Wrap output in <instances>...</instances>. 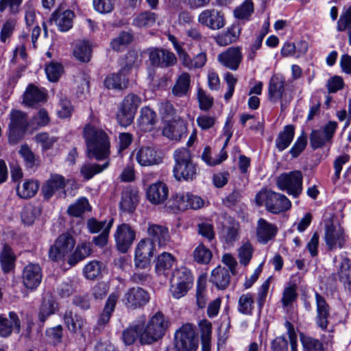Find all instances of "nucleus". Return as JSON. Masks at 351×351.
Returning <instances> with one entry per match:
<instances>
[{
	"instance_id": "1",
	"label": "nucleus",
	"mask_w": 351,
	"mask_h": 351,
	"mask_svg": "<svg viewBox=\"0 0 351 351\" xmlns=\"http://www.w3.org/2000/svg\"><path fill=\"white\" fill-rule=\"evenodd\" d=\"M83 138H84L87 156L97 160L108 158L110 151V143L107 134L102 130L87 124L84 128Z\"/></svg>"
},
{
	"instance_id": "2",
	"label": "nucleus",
	"mask_w": 351,
	"mask_h": 351,
	"mask_svg": "<svg viewBox=\"0 0 351 351\" xmlns=\"http://www.w3.org/2000/svg\"><path fill=\"white\" fill-rule=\"evenodd\" d=\"M175 165L173 176L177 180H192L196 178L197 168L192 161L191 152L186 148H179L174 151Z\"/></svg>"
},
{
	"instance_id": "3",
	"label": "nucleus",
	"mask_w": 351,
	"mask_h": 351,
	"mask_svg": "<svg viewBox=\"0 0 351 351\" xmlns=\"http://www.w3.org/2000/svg\"><path fill=\"white\" fill-rule=\"evenodd\" d=\"M141 325L142 330L139 335V341L142 345H150L158 341L165 335L167 328V322L160 311L149 319L145 327Z\"/></svg>"
},
{
	"instance_id": "4",
	"label": "nucleus",
	"mask_w": 351,
	"mask_h": 351,
	"mask_svg": "<svg viewBox=\"0 0 351 351\" xmlns=\"http://www.w3.org/2000/svg\"><path fill=\"white\" fill-rule=\"evenodd\" d=\"M256 204L265 205L266 209L273 214H278L290 209L291 203L283 194L271 191H262L255 197Z\"/></svg>"
},
{
	"instance_id": "5",
	"label": "nucleus",
	"mask_w": 351,
	"mask_h": 351,
	"mask_svg": "<svg viewBox=\"0 0 351 351\" xmlns=\"http://www.w3.org/2000/svg\"><path fill=\"white\" fill-rule=\"evenodd\" d=\"M174 346L176 351H195L198 347L195 326L187 323L177 330L174 335Z\"/></svg>"
},
{
	"instance_id": "6",
	"label": "nucleus",
	"mask_w": 351,
	"mask_h": 351,
	"mask_svg": "<svg viewBox=\"0 0 351 351\" xmlns=\"http://www.w3.org/2000/svg\"><path fill=\"white\" fill-rule=\"evenodd\" d=\"M141 103V99L134 93L124 97L117 113V119L120 125L127 127L132 123Z\"/></svg>"
},
{
	"instance_id": "7",
	"label": "nucleus",
	"mask_w": 351,
	"mask_h": 351,
	"mask_svg": "<svg viewBox=\"0 0 351 351\" xmlns=\"http://www.w3.org/2000/svg\"><path fill=\"white\" fill-rule=\"evenodd\" d=\"M302 172L293 171L280 175L276 184L280 190L285 191L289 195L297 197L302 191Z\"/></svg>"
},
{
	"instance_id": "8",
	"label": "nucleus",
	"mask_w": 351,
	"mask_h": 351,
	"mask_svg": "<svg viewBox=\"0 0 351 351\" xmlns=\"http://www.w3.org/2000/svg\"><path fill=\"white\" fill-rule=\"evenodd\" d=\"M269 99L273 102L280 101L281 109L284 110L292 99V95L285 88V81L280 76H273L268 86Z\"/></svg>"
},
{
	"instance_id": "9",
	"label": "nucleus",
	"mask_w": 351,
	"mask_h": 351,
	"mask_svg": "<svg viewBox=\"0 0 351 351\" xmlns=\"http://www.w3.org/2000/svg\"><path fill=\"white\" fill-rule=\"evenodd\" d=\"M8 141L11 144H16L21 140L27 128V114L19 110H12L10 114Z\"/></svg>"
},
{
	"instance_id": "10",
	"label": "nucleus",
	"mask_w": 351,
	"mask_h": 351,
	"mask_svg": "<svg viewBox=\"0 0 351 351\" xmlns=\"http://www.w3.org/2000/svg\"><path fill=\"white\" fill-rule=\"evenodd\" d=\"M151 65L155 67L167 68L177 63L176 55L167 49L151 47L147 49Z\"/></svg>"
},
{
	"instance_id": "11",
	"label": "nucleus",
	"mask_w": 351,
	"mask_h": 351,
	"mask_svg": "<svg viewBox=\"0 0 351 351\" xmlns=\"http://www.w3.org/2000/svg\"><path fill=\"white\" fill-rule=\"evenodd\" d=\"M154 250L155 245L149 239L146 238L141 239L138 243L135 251V268L145 269L149 267Z\"/></svg>"
},
{
	"instance_id": "12",
	"label": "nucleus",
	"mask_w": 351,
	"mask_h": 351,
	"mask_svg": "<svg viewBox=\"0 0 351 351\" xmlns=\"http://www.w3.org/2000/svg\"><path fill=\"white\" fill-rule=\"evenodd\" d=\"M75 245L73 237L68 234H62L56 240L49 250V257L52 261H58L70 253Z\"/></svg>"
},
{
	"instance_id": "13",
	"label": "nucleus",
	"mask_w": 351,
	"mask_h": 351,
	"mask_svg": "<svg viewBox=\"0 0 351 351\" xmlns=\"http://www.w3.org/2000/svg\"><path fill=\"white\" fill-rule=\"evenodd\" d=\"M149 300V293L145 289L138 287L129 289L122 298V302L125 306L132 309L143 307Z\"/></svg>"
},
{
	"instance_id": "14",
	"label": "nucleus",
	"mask_w": 351,
	"mask_h": 351,
	"mask_svg": "<svg viewBox=\"0 0 351 351\" xmlns=\"http://www.w3.org/2000/svg\"><path fill=\"white\" fill-rule=\"evenodd\" d=\"M136 238L134 230L127 223L117 226L114 233V239L117 249L122 253H125L132 246Z\"/></svg>"
},
{
	"instance_id": "15",
	"label": "nucleus",
	"mask_w": 351,
	"mask_h": 351,
	"mask_svg": "<svg viewBox=\"0 0 351 351\" xmlns=\"http://www.w3.org/2000/svg\"><path fill=\"white\" fill-rule=\"evenodd\" d=\"M243 60L240 47H231L217 56L218 62L224 67L237 71Z\"/></svg>"
},
{
	"instance_id": "16",
	"label": "nucleus",
	"mask_w": 351,
	"mask_h": 351,
	"mask_svg": "<svg viewBox=\"0 0 351 351\" xmlns=\"http://www.w3.org/2000/svg\"><path fill=\"white\" fill-rule=\"evenodd\" d=\"M337 128L336 121H329L323 130H313L310 135V143L314 149L322 147L326 142L330 141Z\"/></svg>"
},
{
	"instance_id": "17",
	"label": "nucleus",
	"mask_w": 351,
	"mask_h": 351,
	"mask_svg": "<svg viewBox=\"0 0 351 351\" xmlns=\"http://www.w3.org/2000/svg\"><path fill=\"white\" fill-rule=\"evenodd\" d=\"M198 22L211 29L217 30L225 25L224 16L217 9H206L198 16Z\"/></svg>"
},
{
	"instance_id": "18",
	"label": "nucleus",
	"mask_w": 351,
	"mask_h": 351,
	"mask_svg": "<svg viewBox=\"0 0 351 351\" xmlns=\"http://www.w3.org/2000/svg\"><path fill=\"white\" fill-rule=\"evenodd\" d=\"M324 240L329 250L342 248L346 243L343 229L333 224L327 225L325 229Z\"/></svg>"
},
{
	"instance_id": "19",
	"label": "nucleus",
	"mask_w": 351,
	"mask_h": 351,
	"mask_svg": "<svg viewBox=\"0 0 351 351\" xmlns=\"http://www.w3.org/2000/svg\"><path fill=\"white\" fill-rule=\"evenodd\" d=\"M147 234L149 239L155 245L157 244L159 247L165 246L170 241V235L168 228L165 226L153 223H147Z\"/></svg>"
},
{
	"instance_id": "20",
	"label": "nucleus",
	"mask_w": 351,
	"mask_h": 351,
	"mask_svg": "<svg viewBox=\"0 0 351 351\" xmlns=\"http://www.w3.org/2000/svg\"><path fill=\"white\" fill-rule=\"evenodd\" d=\"M169 188L163 182H156L150 184L146 190V197L152 204H163L168 198Z\"/></svg>"
},
{
	"instance_id": "21",
	"label": "nucleus",
	"mask_w": 351,
	"mask_h": 351,
	"mask_svg": "<svg viewBox=\"0 0 351 351\" xmlns=\"http://www.w3.org/2000/svg\"><path fill=\"white\" fill-rule=\"evenodd\" d=\"M42 276L40 266L38 264L30 263L25 266L23 271V283L27 289L33 290L40 285Z\"/></svg>"
},
{
	"instance_id": "22",
	"label": "nucleus",
	"mask_w": 351,
	"mask_h": 351,
	"mask_svg": "<svg viewBox=\"0 0 351 351\" xmlns=\"http://www.w3.org/2000/svg\"><path fill=\"white\" fill-rule=\"evenodd\" d=\"M64 324L68 330L72 334L84 335V328L87 324L82 316L73 313L71 311H66L63 315Z\"/></svg>"
},
{
	"instance_id": "23",
	"label": "nucleus",
	"mask_w": 351,
	"mask_h": 351,
	"mask_svg": "<svg viewBox=\"0 0 351 351\" xmlns=\"http://www.w3.org/2000/svg\"><path fill=\"white\" fill-rule=\"evenodd\" d=\"M277 232L278 228L275 224L271 223L263 218L258 220L256 234L258 243H267L275 238Z\"/></svg>"
},
{
	"instance_id": "24",
	"label": "nucleus",
	"mask_w": 351,
	"mask_h": 351,
	"mask_svg": "<svg viewBox=\"0 0 351 351\" xmlns=\"http://www.w3.org/2000/svg\"><path fill=\"white\" fill-rule=\"evenodd\" d=\"M176 53L182 64L189 70L202 68L207 61L206 53L203 51L199 53L193 58L183 47L178 50Z\"/></svg>"
},
{
	"instance_id": "25",
	"label": "nucleus",
	"mask_w": 351,
	"mask_h": 351,
	"mask_svg": "<svg viewBox=\"0 0 351 351\" xmlns=\"http://www.w3.org/2000/svg\"><path fill=\"white\" fill-rule=\"evenodd\" d=\"M315 298L317 310L316 323L321 329L326 330L330 308L324 298L319 293L315 292Z\"/></svg>"
},
{
	"instance_id": "26",
	"label": "nucleus",
	"mask_w": 351,
	"mask_h": 351,
	"mask_svg": "<svg viewBox=\"0 0 351 351\" xmlns=\"http://www.w3.org/2000/svg\"><path fill=\"white\" fill-rule=\"evenodd\" d=\"M13 329L17 333L21 331V322L16 313L10 312L8 318L4 315H0V336L2 337H9Z\"/></svg>"
},
{
	"instance_id": "27",
	"label": "nucleus",
	"mask_w": 351,
	"mask_h": 351,
	"mask_svg": "<svg viewBox=\"0 0 351 351\" xmlns=\"http://www.w3.org/2000/svg\"><path fill=\"white\" fill-rule=\"evenodd\" d=\"M136 158L138 164L143 167L158 165L162 162V158L151 147H141L137 152Z\"/></svg>"
},
{
	"instance_id": "28",
	"label": "nucleus",
	"mask_w": 351,
	"mask_h": 351,
	"mask_svg": "<svg viewBox=\"0 0 351 351\" xmlns=\"http://www.w3.org/2000/svg\"><path fill=\"white\" fill-rule=\"evenodd\" d=\"M74 16L73 12L69 10H66L62 12L56 10L52 14L50 19L55 22L60 31L67 32L73 27Z\"/></svg>"
},
{
	"instance_id": "29",
	"label": "nucleus",
	"mask_w": 351,
	"mask_h": 351,
	"mask_svg": "<svg viewBox=\"0 0 351 351\" xmlns=\"http://www.w3.org/2000/svg\"><path fill=\"white\" fill-rule=\"evenodd\" d=\"M65 179L59 174L51 175L42 188V193L45 199L51 198L56 191L64 188Z\"/></svg>"
},
{
	"instance_id": "30",
	"label": "nucleus",
	"mask_w": 351,
	"mask_h": 351,
	"mask_svg": "<svg viewBox=\"0 0 351 351\" xmlns=\"http://www.w3.org/2000/svg\"><path fill=\"white\" fill-rule=\"evenodd\" d=\"M138 202L137 191L126 188L122 191L121 199L119 203L121 210L124 212H133Z\"/></svg>"
},
{
	"instance_id": "31",
	"label": "nucleus",
	"mask_w": 351,
	"mask_h": 351,
	"mask_svg": "<svg viewBox=\"0 0 351 351\" xmlns=\"http://www.w3.org/2000/svg\"><path fill=\"white\" fill-rule=\"evenodd\" d=\"M186 132L185 123L182 120L171 122L162 130V134L171 140L179 141Z\"/></svg>"
},
{
	"instance_id": "32",
	"label": "nucleus",
	"mask_w": 351,
	"mask_h": 351,
	"mask_svg": "<svg viewBox=\"0 0 351 351\" xmlns=\"http://www.w3.org/2000/svg\"><path fill=\"white\" fill-rule=\"evenodd\" d=\"M230 272L226 268L219 265L212 271L210 281L218 289H224L230 284Z\"/></svg>"
},
{
	"instance_id": "33",
	"label": "nucleus",
	"mask_w": 351,
	"mask_h": 351,
	"mask_svg": "<svg viewBox=\"0 0 351 351\" xmlns=\"http://www.w3.org/2000/svg\"><path fill=\"white\" fill-rule=\"evenodd\" d=\"M191 86V75L187 72H183L178 76L173 86L172 87V94L177 97L186 96Z\"/></svg>"
},
{
	"instance_id": "34",
	"label": "nucleus",
	"mask_w": 351,
	"mask_h": 351,
	"mask_svg": "<svg viewBox=\"0 0 351 351\" xmlns=\"http://www.w3.org/2000/svg\"><path fill=\"white\" fill-rule=\"evenodd\" d=\"M241 27L238 24H234L226 32L218 34L215 42L220 46H227L237 40L241 34Z\"/></svg>"
},
{
	"instance_id": "35",
	"label": "nucleus",
	"mask_w": 351,
	"mask_h": 351,
	"mask_svg": "<svg viewBox=\"0 0 351 351\" xmlns=\"http://www.w3.org/2000/svg\"><path fill=\"white\" fill-rule=\"evenodd\" d=\"M156 121V114L150 108L145 106L141 109L138 123L141 130L144 132L152 130Z\"/></svg>"
},
{
	"instance_id": "36",
	"label": "nucleus",
	"mask_w": 351,
	"mask_h": 351,
	"mask_svg": "<svg viewBox=\"0 0 351 351\" xmlns=\"http://www.w3.org/2000/svg\"><path fill=\"white\" fill-rule=\"evenodd\" d=\"M45 95L38 87L30 84L23 94V104L29 107H34L40 102L45 100Z\"/></svg>"
},
{
	"instance_id": "37",
	"label": "nucleus",
	"mask_w": 351,
	"mask_h": 351,
	"mask_svg": "<svg viewBox=\"0 0 351 351\" xmlns=\"http://www.w3.org/2000/svg\"><path fill=\"white\" fill-rule=\"evenodd\" d=\"M295 134V128L293 125H287L280 132L276 138V147L279 152L287 149L292 142Z\"/></svg>"
},
{
	"instance_id": "38",
	"label": "nucleus",
	"mask_w": 351,
	"mask_h": 351,
	"mask_svg": "<svg viewBox=\"0 0 351 351\" xmlns=\"http://www.w3.org/2000/svg\"><path fill=\"white\" fill-rule=\"evenodd\" d=\"M117 299L118 295L116 293H113L109 295L104 308L99 317L97 321L98 327L104 328L108 323L112 313L114 310Z\"/></svg>"
},
{
	"instance_id": "39",
	"label": "nucleus",
	"mask_w": 351,
	"mask_h": 351,
	"mask_svg": "<svg viewBox=\"0 0 351 351\" xmlns=\"http://www.w3.org/2000/svg\"><path fill=\"white\" fill-rule=\"evenodd\" d=\"M126 74L121 70L117 73H113L106 77L104 84L107 88L123 90L128 87V80Z\"/></svg>"
},
{
	"instance_id": "40",
	"label": "nucleus",
	"mask_w": 351,
	"mask_h": 351,
	"mask_svg": "<svg viewBox=\"0 0 351 351\" xmlns=\"http://www.w3.org/2000/svg\"><path fill=\"white\" fill-rule=\"evenodd\" d=\"M186 193H176L173 195L167 202L165 206L167 210L171 212H176L177 210H184L188 209Z\"/></svg>"
},
{
	"instance_id": "41",
	"label": "nucleus",
	"mask_w": 351,
	"mask_h": 351,
	"mask_svg": "<svg viewBox=\"0 0 351 351\" xmlns=\"http://www.w3.org/2000/svg\"><path fill=\"white\" fill-rule=\"evenodd\" d=\"M109 161H106L102 165L97 163L86 162L82 165L80 173L86 180L91 179L94 176L101 173L109 166Z\"/></svg>"
},
{
	"instance_id": "42",
	"label": "nucleus",
	"mask_w": 351,
	"mask_h": 351,
	"mask_svg": "<svg viewBox=\"0 0 351 351\" xmlns=\"http://www.w3.org/2000/svg\"><path fill=\"white\" fill-rule=\"evenodd\" d=\"M16 257L11 247L5 244L0 254V263L3 271L5 273L9 272L14 268Z\"/></svg>"
},
{
	"instance_id": "43",
	"label": "nucleus",
	"mask_w": 351,
	"mask_h": 351,
	"mask_svg": "<svg viewBox=\"0 0 351 351\" xmlns=\"http://www.w3.org/2000/svg\"><path fill=\"white\" fill-rule=\"evenodd\" d=\"M156 21V15L154 12L145 11L134 18L132 25L138 28H148L152 27Z\"/></svg>"
},
{
	"instance_id": "44",
	"label": "nucleus",
	"mask_w": 351,
	"mask_h": 351,
	"mask_svg": "<svg viewBox=\"0 0 351 351\" xmlns=\"http://www.w3.org/2000/svg\"><path fill=\"white\" fill-rule=\"evenodd\" d=\"M174 264L173 256L167 252H163L158 256L156 265V271L158 274L167 275Z\"/></svg>"
},
{
	"instance_id": "45",
	"label": "nucleus",
	"mask_w": 351,
	"mask_h": 351,
	"mask_svg": "<svg viewBox=\"0 0 351 351\" xmlns=\"http://www.w3.org/2000/svg\"><path fill=\"white\" fill-rule=\"evenodd\" d=\"M39 189V184L36 181H25L21 186L16 188L17 195L23 199H28L35 195Z\"/></svg>"
},
{
	"instance_id": "46",
	"label": "nucleus",
	"mask_w": 351,
	"mask_h": 351,
	"mask_svg": "<svg viewBox=\"0 0 351 351\" xmlns=\"http://www.w3.org/2000/svg\"><path fill=\"white\" fill-rule=\"evenodd\" d=\"M91 253V247L90 243H83L79 244L74 252L69 258L68 263L70 265H75L78 262L82 261Z\"/></svg>"
},
{
	"instance_id": "47",
	"label": "nucleus",
	"mask_w": 351,
	"mask_h": 351,
	"mask_svg": "<svg viewBox=\"0 0 351 351\" xmlns=\"http://www.w3.org/2000/svg\"><path fill=\"white\" fill-rule=\"evenodd\" d=\"M90 208V206L88 199L85 197H81L68 207L67 213L72 217H80Z\"/></svg>"
},
{
	"instance_id": "48",
	"label": "nucleus",
	"mask_w": 351,
	"mask_h": 351,
	"mask_svg": "<svg viewBox=\"0 0 351 351\" xmlns=\"http://www.w3.org/2000/svg\"><path fill=\"white\" fill-rule=\"evenodd\" d=\"M92 49L87 41L78 42L74 49L75 57L81 62H86L90 60Z\"/></svg>"
},
{
	"instance_id": "49",
	"label": "nucleus",
	"mask_w": 351,
	"mask_h": 351,
	"mask_svg": "<svg viewBox=\"0 0 351 351\" xmlns=\"http://www.w3.org/2000/svg\"><path fill=\"white\" fill-rule=\"evenodd\" d=\"M121 71L128 75L130 70L138 64V55L136 51H129L121 60Z\"/></svg>"
},
{
	"instance_id": "50",
	"label": "nucleus",
	"mask_w": 351,
	"mask_h": 351,
	"mask_svg": "<svg viewBox=\"0 0 351 351\" xmlns=\"http://www.w3.org/2000/svg\"><path fill=\"white\" fill-rule=\"evenodd\" d=\"M142 327L140 324H133L125 328L122 332V339L126 346L132 345L141 332Z\"/></svg>"
},
{
	"instance_id": "51",
	"label": "nucleus",
	"mask_w": 351,
	"mask_h": 351,
	"mask_svg": "<svg viewBox=\"0 0 351 351\" xmlns=\"http://www.w3.org/2000/svg\"><path fill=\"white\" fill-rule=\"evenodd\" d=\"M338 274L339 280L343 283L344 287L351 291V261L350 259H343Z\"/></svg>"
},
{
	"instance_id": "52",
	"label": "nucleus",
	"mask_w": 351,
	"mask_h": 351,
	"mask_svg": "<svg viewBox=\"0 0 351 351\" xmlns=\"http://www.w3.org/2000/svg\"><path fill=\"white\" fill-rule=\"evenodd\" d=\"M254 298L251 293L242 294L238 300V311L243 315H250L254 310Z\"/></svg>"
},
{
	"instance_id": "53",
	"label": "nucleus",
	"mask_w": 351,
	"mask_h": 351,
	"mask_svg": "<svg viewBox=\"0 0 351 351\" xmlns=\"http://www.w3.org/2000/svg\"><path fill=\"white\" fill-rule=\"evenodd\" d=\"M171 281L192 286L193 278L187 268L181 267L173 273Z\"/></svg>"
},
{
	"instance_id": "54",
	"label": "nucleus",
	"mask_w": 351,
	"mask_h": 351,
	"mask_svg": "<svg viewBox=\"0 0 351 351\" xmlns=\"http://www.w3.org/2000/svg\"><path fill=\"white\" fill-rule=\"evenodd\" d=\"M133 40V35L128 32H121L119 36L113 38L110 42V46L114 51H120L122 47L131 43Z\"/></svg>"
},
{
	"instance_id": "55",
	"label": "nucleus",
	"mask_w": 351,
	"mask_h": 351,
	"mask_svg": "<svg viewBox=\"0 0 351 351\" xmlns=\"http://www.w3.org/2000/svg\"><path fill=\"white\" fill-rule=\"evenodd\" d=\"M212 256L211 251L203 244H199L193 251L194 260L198 263L208 264Z\"/></svg>"
},
{
	"instance_id": "56",
	"label": "nucleus",
	"mask_w": 351,
	"mask_h": 351,
	"mask_svg": "<svg viewBox=\"0 0 351 351\" xmlns=\"http://www.w3.org/2000/svg\"><path fill=\"white\" fill-rule=\"evenodd\" d=\"M230 226L224 230L223 237L227 243H232L238 239L239 236V223L230 218Z\"/></svg>"
},
{
	"instance_id": "57",
	"label": "nucleus",
	"mask_w": 351,
	"mask_h": 351,
	"mask_svg": "<svg viewBox=\"0 0 351 351\" xmlns=\"http://www.w3.org/2000/svg\"><path fill=\"white\" fill-rule=\"evenodd\" d=\"M227 158L226 152L221 151L219 154L215 155V157L211 156V150L209 147H206L202 152V160L210 166H215L220 164L221 162L225 160Z\"/></svg>"
},
{
	"instance_id": "58",
	"label": "nucleus",
	"mask_w": 351,
	"mask_h": 351,
	"mask_svg": "<svg viewBox=\"0 0 351 351\" xmlns=\"http://www.w3.org/2000/svg\"><path fill=\"white\" fill-rule=\"evenodd\" d=\"M158 111L163 120L171 122L176 117V109L169 101H163L158 104Z\"/></svg>"
},
{
	"instance_id": "59",
	"label": "nucleus",
	"mask_w": 351,
	"mask_h": 351,
	"mask_svg": "<svg viewBox=\"0 0 351 351\" xmlns=\"http://www.w3.org/2000/svg\"><path fill=\"white\" fill-rule=\"evenodd\" d=\"M254 249L250 242L244 243L238 249V257L241 265L246 266L252 259Z\"/></svg>"
},
{
	"instance_id": "60",
	"label": "nucleus",
	"mask_w": 351,
	"mask_h": 351,
	"mask_svg": "<svg viewBox=\"0 0 351 351\" xmlns=\"http://www.w3.org/2000/svg\"><path fill=\"white\" fill-rule=\"evenodd\" d=\"M254 5L252 0H245L239 7L237 8L234 14L240 19H247L253 12Z\"/></svg>"
},
{
	"instance_id": "61",
	"label": "nucleus",
	"mask_w": 351,
	"mask_h": 351,
	"mask_svg": "<svg viewBox=\"0 0 351 351\" xmlns=\"http://www.w3.org/2000/svg\"><path fill=\"white\" fill-rule=\"evenodd\" d=\"M55 311L54 302L51 300H44L38 315L40 322L43 324L49 316L55 313Z\"/></svg>"
},
{
	"instance_id": "62",
	"label": "nucleus",
	"mask_w": 351,
	"mask_h": 351,
	"mask_svg": "<svg viewBox=\"0 0 351 351\" xmlns=\"http://www.w3.org/2000/svg\"><path fill=\"white\" fill-rule=\"evenodd\" d=\"M101 265L99 261H93L87 263L83 269L84 274L87 279L94 280L100 274Z\"/></svg>"
},
{
	"instance_id": "63",
	"label": "nucleus",
	"mask_w": 351,
	"mask_h": 351,
	"mask_svg": "<svg viewBox=\"0 0 351 351\" xmlns=\"http://www.w3.org/2000/svg\"><path fill=\"white\" fill-rule=\"evenodd\" d=\"M301 342L304 351H324L322 343L310 337H301Z\"/></svg>"
},
{
	"instance_id": "64",
	"label": "nucleus",
	"mask_w": 351,
	"mask_h": 351,
	"mask_svg": "<svg viewBox=\"0 0 351 351\" xmlns=\"http://www.w3.org/2000/svg\"><path fill=\"white\" fill-rule=\"evenodd\" d=\"M38 210L32 206H27L23 208L21 212V219L23 222L26 225H32L34 223Z\"/></svg>"
}]
</instances>
